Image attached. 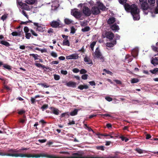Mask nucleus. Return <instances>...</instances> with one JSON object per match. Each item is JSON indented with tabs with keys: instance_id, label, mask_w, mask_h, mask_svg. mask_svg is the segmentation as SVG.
<instances>
[{
	"instance_id": "obj_1",
	"label": "nucleus",
	"mask_w": 158,
	"mask_h": 158,
	"mask_svg": "<svg viewBox=\"0 0 158 158\" xmlns=\"http://www.w3.org/2000/svg\"><path fill=\"white\" fill-rule=\"evenodd\" d=\"M124 7L127 11L131 13L134 20H138L139 19V10L136 5L134 4L130 5L127 3H126L124 5Z\"/></svg>"
},
{
	"instance_id": "obj_2",
	"label": "nucleus",
	"mask_w": 158,
	"mask_h": 158,
	"mask_svg": "<svg viewBox=\"0 0 158 158\" xmlns=\"http://www.w3.org/2000/svg\"><path fill=\"white\" fill-rule=\"evenodd\" d=\"M71 14L75 18L81 20H82V14L78 9H74L71 10Z\"/></svg>"
},
{
	"instance_id": "obj_3",
	"label": "nucleus",
	"mask_w": 158,
	"mask_h": 158,
	"mask_svg": "<svg viewBox=\"0 0 158 158\" xmlns=\"http://www.w3.org/2000/svg\"><path fill=\"white\" fill-rule=\"evenodd\" d=\"M93 56L95 58L99 59L102 61L104 60V57L102 55L98 48H96L95 52L93 53Z\"/></svg>"
},
{
	"instance_id": "obj_4",
	"label": "nucleus",
	"mask_w": 158,
	"mask_h": 158,
	"mask_svg": "<svg viewBox=\"0 0 158 158\" xmlns=\"http://www.w3.org/2000/svg\"><path fill=\"white\" fill-rule=\"evenodd\" d=\"M139 3L143 10H146L148 8V5L147 0H139Z\"/></svg>"
},
{
	"instance_id": "obj_5",
	"label": "nucleus",
	"mask_w": 158,
	"mask_h": 158,
	"mask_svg": "<svg viewBox=\"0 0 158 158\" xmlns=\"http://www.w3.org/2000/svg\"><path fill=\"white\" fill-rule=\"evenodd\" d=\"M83 13L86 16H89L91 14V12L90 9L87 7L84 6L82 9Z\"/></svg>"
},
{
	"instance_id": "obj_6",
	"label": "nucleus",
	"mask_w": 158,
	"mask_h": 158,
	"mask_svg": "<svg viewBox=\"0 0 158 158\" xmlns=\"http://www.w3.org/2000/svg\"><path fill=\"white\" fill-rule=\"evenodd\" d=\"M61 24V22L60 20L57 21H53L51 23V26L54 28H57L60 27V25Z\"/></svg>"
},
{
	"instance_id": "obj_7",
	"label": "nucleus",
	"mask_w": 158,
	"mask_h": 158,
	"mask_svg": "<svg viewBox=\"0 0 158 158\" xmlns=\"http://www.w3.org/2000/svg\"><path fill=\"white\" fill-rule=\"evenodd\" d=\"M79 58L78 54H73L69 56H67L66 58L67 59L72 60L74 59L76 60L78 59Z\"/></svg>"
},
{
	"instance_id": "obj_8",
	"label": "nucleus",
	"mask_w": 158,
	"mask_h": 158,
	"mask_svg": "<svg viewBox=\"0 0 158 158\" xmlns=\"http://www.w3.org/2000/svg\"><path fill=\"white\" fill-rule=\"evenodd\" d=\"M91 13L94 15H96L100 13V10L98 8L95 6H93L92 7L91 10Z\"/></svg>"
},
{
	"instance_id": "obj_9",
	"label": "nucleus",
	"mask_w": 158,
	"mask_h": 158,
	"mask_svg": "<svg viewBox=\"0 0 158 158\" xmlns=\"http://www.w3.org/2000/svg\"><path fill=\"white\" fill-rule=\"evenodd\" d=\"M34 24L36 26V27L35 28L36 30L40 32H42L44 31V27L39 25L38 23H34Z\"/></svg>"
},
{
	"instance_id": "obj_10",
	"label": "nucleus",
	"mask_w": 158,
	"mask_h": 158,
	"mask_svg": "<svg viewBox=\"0 0 158 158\" xmlns=\"http://www.w3.org/2000/svg\"><path fill=\"white\" fill-rule=\"evenodd\" d=\"M76 83L72 81L66 82V85L69 87L74 88L76 87Z\"/></svg>"
},
{
	"instance_id": "obj_11",
	"label": "nucleus",
	"mask_w": 158,
	"mask_h": 158,
	"mask_svg": "<svg viewBox=\"0 0 158 158\" xmlns=\"http://www.w3.org/2000/svg\"><path fill=\"white\" fill-rule=\"evenodd\" d=\"M106 36L107 38L109 39H112L114 37V35L113 33L110 32H108L106 33Z\"/></svg>"
},
{
	"instance_id": "obj_12",
	"label": "nucleus",
	"mask_w": 158,
	"mask_h": 158,
	"mask_svg": "<svg viewBox=\"0 0 158 158\" xmlns=\"http://www.w3.org/2000/svg\"><path fill=\"white\" fill-rule=\"evenodd\" d=\"M84 61L87 64H92L93 63L92 60L89 57L86 56L84 59Z\"/></svg>"
},
{
	"instance_id": "obj_13",
	"label": "nucleus",
	"mask_w": 158,
	"mask_h": 158,
	"mask_svg": "<svg viewBox=\"0 0 158 158\" xmlns=\"http://www.w3.org/2000/svg\"><path fill=\"white\" fill-rule=\"evenodd\" d=\"M97 3L100 9L102 10H105L106 7L102 3L98 1L97 2Z\"/></svg>"
},
{
	"instance_id": "obj_14",
	"label": "nucleus",
	"mask_w": 158,
	"mask_h": 158,
	"mask_svg": "<svg viewBox=\"0 0 158 158\" xmlns=\"http://www.w3.org/2000/svg\"><path fill=\"white\" fill-rule=\"evenodd\" d=\"M152 63L154 66L158 64V57L153 58L151 60Z\"/></svg>"
},
{
	"instance_id": "obj_15",
	"label": "nucleus",
	"mask_w": 158,
	"mask_h": 158,
	"mask_svg": "<svg viewBox=\"0 0 158 158\" xmlns=\"http://www.w3.org/2000/svg\"><path fill=\"white\" fill-rule=\"evenodd\" d=\"M88 88V86L86 85H80L78 87V88L80 90H83L84 89H87Z\"/></svg>"
},
{
	"instance_id": "obj_16",
	"label": "nucleus",
	"mask_w": 158,
	"mask_h": 158,
	"mask_svg": "<svg viewBox=\"0 0 158 158\" xmlns=\"http://www.w3.org/2000/svg\"><path fill=\"white\" fill-rule=\"evenodd\" d=\"M64 21L65 23L67 24H69L73 22V20L68 18H65L64 19Z\"/></svg>"
},
{
	"instance_id": "obj_17",
	"label": "nucleus",
	"mask_w": 158,
	"mask_h": 158,
	"mask_svg": "<svg viewBox=\"0 0 158 158\" xmlns=\"http://www.w3.org/2000/svg\"><path fill=\"white\" fill-rule=\"evenodd\" d=\"M35 0H25V2L29 5H32L35 3Z\"/></svg>"
},
{
	"instance_id": "obj_18",
	"label": "nucleus",
	"mask_w": 158,
	"mask_h": 158,
	"mask_svg": "<svg viewBox=\"0 0 158 158\" xmlns=\"http://www.w3.org/2000/svg\"><path fill=\"white\" fill-rule=\"evenodd\" d=\"M111 28L112 30L114 31L118 30L119 29L118 26L115 24L112 25L111 27Z\"/></svg>"
},
{
	"instance_id": "obj_19",
	"label": "nucleus",
	"mask_w": 158,
	"mask_h": 158,
	"mask_svg": "<svg viewBox=\"0 0 158 158\" xmlns=\"http://www.w3.org/2000/svg\"><path fill=\"white\" fill-rule=\"evenodd\" d=\"M115 21V19L113 17L110 18L107 21L109 24H111L113 23Z\"/></svg>"
},
{
	"instance_id": "obj_20",
	"label": "nucleus",
	"mask_w": 158,
	"mask_h": 158,
	"mask_svg": "<svg viewBox=\"0 0 158 158\" xmlns=\"http://www.w3.org/2000/svg\"><path fill=\"white\" fill-rule=\"evenodd\" d=\"M116 42L114 41L111 43H107L106 44V46L109 47H112L114 45L116 44Z\"/></svg>"
},
{
	"instance_id": "obj_21",
	"label": "nucleus",
	"mask_w": 158,
	"mask_h": 158,
	"mask_svg": "<svg viewBox=\"0 0 158 158\" xmlns=\"http://www.w3.org/2000/svg\"><path fill=\"white\" fill-rule=\"evenodd\" d=\"M63 45L68 46H70L69 42L68 39H64L63 42Z\"/></svg>"
},
{
	"instance_id": "obj_22",
	"label": "nucleus",
	"mask_w": 158,
	"mask_h": 158,
	"mask_svg": "<svg viewBox=\"0 0 158 158\" xmlns=\"http://www.w3.org/2000/svg\"><path fill=\"white\" fill-rule=\"evenodd\" d=\"M11 34L13 36H20V35H21V31L13 32Z\"/></svg>"
},
{
	"instance_id": "obj_23",
	"label": "nucleus",
	"mask_w": 158,
	"mask_h": 158,
	"mask_svg": "<svg viewBox=\"0 0 158 158\" xmlns=\"http://www.w3.org/2000/svg\"><path fill=\"white\" fill-rule=\"evenodd\" d=\"M78 110L75 109L74 110L70 113V115L72 116H74L77 114Z\"/></svg>"
},
{
	"instance_id": "obj_24",
	"label": "nucleus",
	"mask_w": 158,
	"mask_h": 158,
	"mask_svg": "<svg viewBox=\"0 0 158 158\" xmlns=\"http://www.w3.org/2000/svg\"><path fill=\"white\" fill-rule=\"evenodd\" d=\"M28 148H22L17 151L13 150H10V152H21L22 151L26 150H28Z\"/></svg>"
},
{
	"instance_id": "obj_25",
	"label": "nucleus",
	"mask_w": 158,
	"mask_h": 158,
	"mask_svg": "<svg viewBox=\"0 0 158 158\" xmlns=\"http://www.w3.org/2000/svg\"><path fill=\"white\" fill-rule=\"evenodd\" d=\"M156 45L157 47H155L154 46H151L152 49L154 51L158 52V42H157Z\"/></svg>"
},
{
	"instance_id": "obj_26",
	"label": "nucleus",
	"mask_w": 158,
	"mask_h": 158,
	"mask_svg": "<svg viewBox=\"0 0 158 158\" xmlns=\"http://www.w3.org/2000/svg\"><path fill=\"white\" fill-rule=\"evenodd\" d=\"M0 43L4 45L7 47L9 46L10 45L9 43L5 41H1Z\"/></svg>"
},
{
	"instance_id": "obj_27",
	"label": "nucleus",
	"mask_w": 158,
	"mask_h": 158,
	"mask_svg": "<svg viewBox=\"0 0 158 158\" xmlns=\"http://www.w3.org/2000/svg\"><path fill=\"white\" fill-rule=\"evenodd\" d=\"M100 157H78V156H72L69 158H100Z\"/></svg>"
},
{
	"instance_id": "obj_28",
	"label": "nucleus",
	"mask_w": 158,
	"mask_h": 158,
	"mask_svg": "<svg viewBox=\"0 0 158 158\" xmlns=\"http://www.w3.org/2000/svg\"><path fill=\"white\" fill-rule=\"evenodd\" d=\"M38 85H41L42 86L44 87V88H48L49 87V85L48 84H47L45 83H39Z\"/></svg>"
},
{
	"instance_id": "obj_29",
	"label": "nucleus",
	"mask_w": 158,
	"mask_h": 158,
	"mask_svg": "<svg viewBox=\"0 0 158 158\" xmlns=\"http://www.w3.org/2000/svg\"><path fill=\"white\" fill-rule=\"evenodd\" d=\"M139 81V80L137 78H134L132 79L131 80V82L132 83H134L138 82Z\"/></svg>"
},
{
	"instance_id": "obj_30",
	"label": "nucleus",
	"mask_w": 158,
	"mask_h": 158,
	"mask_svg": "<svg viewBox=\"0 0 158 158\" xmlns=\"http://www.w3.org/2000/svg\"><path fill=\"white\" fill-rule=\"evenodd\" d=\"M30 56H32L33 58H34L35 60H36L38 59V57L39 56L37 54H30Z\"/></svg>"
},
{
	"instance_id": "obj_31",
	"label": "nucleus",
	"mask_w": 158,
	"mask_h": 158,
	"mask_svg": "<svg viewBox=\"0 0 158 158\" xmlns=\"http://www.w3.org/2000/svg\"><path fill=\"white\" fill-rule=\"evenodd\" d=\"M17 5H19L21 7L24 6L26 5V4L25 3H23L21 2L20 1H17Z\"/></svg>"
},
{
	"instance_id": "obj_32",
	"label": "nucleus",
	"mask_w": 158,
	"mask_h": 158,
	"mask_svg": "<svg viewBox=\"0 0 158 158\" xmlns=\"http://www.w3.org/2000/svg\"><path fill=\"white\" fill-rule=\"evenodd\" d=\"M150 5L153 6L155 3V0H148Z\"/></svg>"
},
{
	"instance_id": "obj_33",
	"label": "nucleus",
	"mask_w": 158,
	"mask_h": 158,
	"mask_svg": "<svg viewBox=\"0 0 158 158\" xmlns=\"http://www.w3.org/2000/svg\"><path fill=\"white\" fill-rule=\"evenodd\" d=\"M150 71L153 74H155L158 72V68L154 69L152 70H150Z\"/></svg>"
},
{
	"instance_id": "obj_34",
	"label": "nucleus",
	"mask_w": 158,
	"mask_h": 158,
	"mask_svg": "<svg viewBox=\"0 0 158 158\" xmlns=\"http://www.w3.org/2000/svg\"><path fill=\"white\" fill-rule=\"evenodd\" d=\"M96 44V42L94 41L92 42L90 45V47L92 50H94V45H95Z\"/></svg>"
},
{
	"instance_id": "obj_35",
	"label": "nucleus",
	"mask_w": 158,
	"mask_h": 158,
	"mask_svg": "<svg viewBox=\"0 0 158 158\" xmlns=\"http://www.w3.org/2000/svg\"><path fill=\"white\" fill-rule=\"evenodd\" d=\"M65 116H67V118H69V115L68 113H62L60 116L61 118H62Z\"/></svg>"
},
{
	"instance_id": "obj_36",
	"label": "nucleus",
	"mask_w": 158,
	"mask_h": 158,
	"mask_svg": "<svg viewBox=\"0 0 158 158\" xmlns=\"http://www.w3.org/2000/svg\"><path fill=\"white\" fill-rule=\"evenodd\" d=\"M53 113L56 114L58 115L59 114V110L56 109H54L53 110Z\"/></svg>"
},
{
	"instance_id": "obj_37",
	"label": "nucleus",
	"mask_w": 158,
	"mask_h": 158,
	"mask_svg": "<svg viewBox=\"0 0 158 158\" xmlns=\"http://www.w3.org/2000/svg\"><path fill=\"white\" fill-rule=\"evenodd\" d=\"M96 148L98 150H100L102 151L104 150V147L103 146H97Z\"/></svg>"
},
{
	"instance_id": "obj_38",
	"label": "nucleus",
	"mask_w": 158,
	"mask_h": 158,
	"mask_svg": "<svg viewBox=\"0 0 158 158\" xmlns=\"http://www.w3.org/2000/svg\"><path fill=\"white\" fill-rule=\"evenodd\" d=\"M51 55L54 57H56L57 56V53L54 52H52L51 53Z\"/></svg>"
},
{
	"instance_id": "obj_39",
	"label": "nucleus",
	"mask_w": 158,
	"mask_h": 158,
	"mask_svg": "<svg viewBox=\"0 0 158 158\" xmlns=\"http://www.w3.org/2000/svg\"><path fill=\"white\" fill-rule=\"evenodd\" d=\"M54 78L56 80H58L60 79V76L58 75L54 74Z\"/></svg>"
},
{
	"instance_id": "obj_40",
	"label": "nucleus",
	"mask_w": 158,
	"mask_h": 158,
	"mask_svg": "<svg viewBox=\"0 0 158 158\" xmlns=\"http://www.w3.org/2000/svg\"><path fill=\"white\" fill-rule=\"evenodd\" d=\"M89 27H86L82 29L81 30L83 32L87 31L89 30Z\"/></svg>"
},
{
	"instance_id": "obj_41",
	"label": "nucleus",
	"mask_w": 158,
	"mask_h": 158,
	"mask_svg": "<svg viewBox=\"0 0 158 158\" xmlns=\"http://www.w3.org/2000/svg\"><path fill=\"white\" fill-rule=\"evenodd\" d=\"M35 65L37 67H41V68H44V66L42 65L41 64L38 63H35Z\"/></svg>"
},
{
	"instance_id": "obj_42",
	"label": "nucleus",
	"mask_w": 158,
	"mask_h": 158,
	"mask_svg": "<svg viewBox=\"0 0 158 158\" xmlns=\"http://www.w3.org/2000/svg\"><path fill=\"white\" fill-rule=\"evenodd\" d=\"M156 3L157 4V6L156 8L154 11V13L155 14L158 13V0L156 1Z\"/></svg>"
},
{
	"instance_id": "obj_43",
	"label": "nucleus",
	"mask_w": 158,
	"mask_h": 158,
	"mask_svg": "<svg viewBox=\"0 0 158 158\" xmlns=\"http://www.w3.org/2000/svg\"><path fill=\"white\" fill-rule=\"evenodd\" d=\"M31 35L30 33H26V37L27 39H29L31 37Z\"/></svg>"
},
{
	"instance_id": "obj_44",
	"label": "nucleus",
	"mask_w": 158,
	"mask_h": 158,
	"mask_svg": "<svg viewBox=\"0 0 158 158\" xmlns=\"http://www.w3.org/2000/svg\"><path fill=\"white\" fill-rule=\"evenodd\" d=\"M75 32V29L73 27H71V32L70 33L72 34H74Z\"/></svg>"
},
{
	"instance_id": "obj_45",
	"label": "nucleus",
	"mask_w": 158,
	"mask_h": 158,
	"mask_svg": "<svg viewBox=\"0 0 158 158\" xmlns=\"http://www.w3.org/2000/svg\"><path fill=\"white\" fill-rule=\"evenodd\" d=\"M30 31L31 33L32 34L35 36H37L38 35L33 30L31 29Z\"/></svg>"
},
{
	"instance_id": "obj_46",
	"label": "nucleus",
	"mask_w": 158,
	"mask_h": 158,
	"mask_svg": "<svg viewBox=\"0 0 158 158\" xmlns=\"http://www.w3.org/2000/svg\"><path fill=\"white\" fill-rule=\"evenodd\" d=\"M88 75L84 74L82 75L81 76V78L82 79L84 80H86L87 78Z\"/></svg>"
},
{
	"instance_id": "obj_47",
	"label": "nucleus",
	"mask_w": 158,
	"mask_h": 158,
	"mask_svg": "<svg viewBox=\"0 0 158 158\" xmlns=\"http://www.w3.org/2000/svg\"><path fill=\"white\" fill-rule=\"evenodd\" d=\"M48 105L45 104L43 105V106L41 107V108L42 109V110L43 111L44 109H45L48 108Z\"/></svg>"
},
{
	"instance_id": "obj_48",
	"label": "nucleus",
	"mask_w": 158,
	"mask_h": 158,
	"mask_svg": "<svg viewBox=\"0 0 158 158\" xmlns=\"http://www.w3.org/2000/svg\"><path fill=\"white\" fill-rule=\"evenodd\" d=\"M105 99L108 102H110L112 100V98L109 97H106Z\"/></svg>"
},
{
	"instance_id": "obj_49",
	"label": "nucleus",
	"mask_w": 158,
	"mask_h": 158,
	"mask_svg": "<svg viewBox=\"0 0 158 158\" xmlns=\"http://www.w3.org/2000/svg\"><path fill=\"white\" fill-rule=\"evenodd\" d=\"M136 150L137 152H138L140 154L142 153L143 152V150L139 148H137Z\"/></svg>"
},
{
	"instance_id": "obj_50",
	"label": "nucleus",
	"mask_w": 158,
	"mask_h": 158,
	"mask_svg": "<svg viewBox=\"0 0 158 158\" xmlns=\"http://www.w3.org/2000/svg\"><path fill=\"white\" fill-rule=\"evenodd\" d=\"M24 31L25 33H27L29 31V29L27 27H25L24 28Z\"/></svg>"
},
{
	"instance_id": "obj_51",
	"label": "nucleus",
	"mask_w": 158,
	"mask_h": 158,
	"mask_svg": "<svg viewBox=\"0 0 158 158\" xmlns=\"http://www.w3.org/2000/svg\"><path fill=\"white\" fill-rule=\"evenodd\" d=\"M61 73L63 74L66 75L67 73V72L66 70H62L61 71Z\"/></svg>"
},
{
	"instance_id": "obj_52",
	"label": "nucleus",
	"mask_w": 158,
	"mask_h": 158,
	"mask_svg": "<svg viewBox=\"0 0 158 158\" xmlns=\"http://www.w3.org/2000/svg\"><path fill=\"white\" fill-rule=\"evenodd\" d=\"M73 71L75 73H77L79 71V70L78 69L74 68L73 69Z\"/></svg>"
},
{
	"instance_id": "obj_53",
	"label": "nucleus",
	"mask_w": 158,
	"mask_h": 158,
	"mask_svg": "<svg viewBox=\"0 0 158 158\" xmlns=\"http://www.w3.org/2000/svg\"><path fill=\"white\" fill-rule=\"evenodd\" d=\"M87 72L86 71L85 69H81L80 71V73L81 74H84Z\"/></svg>"
},
{
	"instance_id": "obj_54",
	"label": "nucleus",
	"mask_w": 158,
	"mask_h": 158,
	"mask_svg": "<svg viewBox=\"0 0 158 158\" xmlns=\"http://www.w3.org/2000/svg\"><path fill=\"white\" fill-rule=\"evenodd\" d=\"M103 71L106 73L107 74H110V75H112V73L109 71L107 70L106 69H104Z\"/></svg>"
},
{
	"instance_id": "obj_55",
	"label": "nucleus",
	"mask_w": 158,
	"mask_h": 158,
	"mask_svg": "<svg viewBox=\"0 0 158 158\" xmlns=\"http://www.w3.org/2000/svg\"><path fill=\"white\" fill-rule=\"evenodd\" d=\"M22 13L27 18H28V16L26 14V12L24 10H23L22 12Z\"/></svg>"
},
{
	"instance_id": "obj_56",
	"label": "nucleus",
	"mask_w": 158,
	"mask_h": 158,
	"mask_svg": "<svg viewBox=\"0 0 158 158\" xmlns=\"http://www.w3.org/2000/svg\"><path fill=\"white\" fill-rule=\"evenodd\" d=\"M35 99L36 98L34 97L31 98V100L32 103H34L35 102Z\"/></svg>"
},
{
	"instance_id": "obj_57",
	"label": "nucleus",
	"mask_w": 158,
	"mask_h": 158,
	"mask_svg": "<svg viewBox=\"0 0 158 158\" xmlns=\"http://www.w3.org/2000/svg\"><path fill=\"white\" fill-rule=\"evenodd\" d=\"M4 67L8 69H11V67L10 66L7 65H5L4 66Z\"/></svg>"
},
{
	"instance_id": "obj_58",
	"label": "nucleus",
	"mask_w": 158,
	"mask_h": 158,
	"mask_svg": "<svg viewBox=\"0 0 158 158\" xmlns=\"http://www.w3.org/2000/svg\"><path fill=\"white\" fill-rule=\"evenodd\" d=\"M127 0H119V2L120 3L123 4L126 2Z\"/></svg>"
},
{
	"instance_id": "obj_59",
	"label": "nucleus",
	"mask_w": 158,
	"mask_h": 158,
	"mask_svg": "<svg viewBox=\"0 0 158 158\" xmlns=\"http://www.w3.org/2000/svg\"><path fill=\"white\" fill-rule=\"evenodd\" d=\"M7 15H4L2 16L1 17V19H2L3 21L5 20L7 18Z\"/></svg>"
},
{
	"instance_id": "obj_60",
	"label": "nucleus",
	"mask_w": 158,
	"mask_h": 158,
	"mask_svg": "<svg viewBox=\"0 0 158 158\" xmlns=\"http://www.w3.org/2000/svg\"><path fill=\"white\" fill-rule=\"evenodd\" d=\"M53 32V30L52 28H50L48 31V33L49 34L52 33Z\"/></svg>"
},
{
	"instance_id": "obj_61",
	"label": "nucleus",
	"mask_w": 158,
	"mask_h": 158,
	"mask_svg": "<svg viewBox=\"0 0 158 158\" xmlns=\"http://www.w3.org/2000/svg\"><path fill=\"white\" fill-rule=\"evenodd\" d=\"M38 141L41 143H44L46 141V139H39L38 140Z\"/></svg>"
},
{
	"instance_id": "obj_62",
	"label": "nucleus",
	"mask_w": 158,
	"mask_h": 158,
	"mask_svg": "<svg viewBox=\"0 0 158 158\" xmlns=\"http://www.w3.org/2000/svg\"><path fill=\"white\" fill-rule=\"evenodd\" d=\"M121 138L122 139V140L123 141V140H125V141L126 142H127L128 140V139L127 138H126L125 137H121Z\"/></svg>"
},
{
	"instance_id": "obj_63",
	"label": "nucleus",
	"mask_w": 158,
	"mask_h": 158,
	"mask_svg": "<svg viewBox=\"0 0 158 158\" xmlns=\"http://www.w3.org/2000/svg\"><path fill=\"white\" fill-rule=\"evenodd\" d=\"M114 81L117 84H121V82L120 81L117 80H114Z\"/></svg>"
},
{
	"instance_id": "obj_64",
	"label": "nucleus",
	"mask_w": 158,
	"mask_h": 158,
	"mask_svg": "<svg viewBox=\"0 0 158 158\" xmlns=\"http://www.w3.org/2000/svg\"><path fill=\"white\" fill-rule=\"evenodd\" d=\"M89 83L92 86L95 85V83L93 81H90Z\"/></svg>"
}]
</instances>
